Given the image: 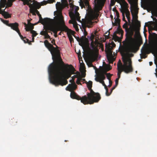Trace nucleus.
Segmentation results:
<instances>
[{
  "label": "nucleus",
  "mask_w": 157,
  "mask_h": 157,
  "mask_svg": "<svg viewBox=\"0 0 157 157\" xmlns=\"http://www.w3.org/2000/svg\"><path fill=\"white\" fill-rule=\"evenodd\" d=\"M77 73L79 74V76H78V75H75L73 76V77H74L75 78H78L80 77V73L79 72L77 71Z\"/></svg>",
  "instance_id": "obj_49"
},
{
  "label": "nucleus",
  "mask_w": 157,
  "mask_h": 157,
  "mask_svg": "<svg viewBox=\"0 0 157 157\" xmlns=\"http://www.w3.org/2000/svg\"><path fill=\"white\" fill-rule=\"evenodd\" d=\"M5 19H7L11 17V14L9 13L8 12H4V13L2 15Z\"/></svg>",
  "instance_id": "obj_26"
},
{
  "label": "nucleus",
  "mask_w": 157,
  "mask_h": 157,
  "mask_svg": "<svg viewBox=\"0 0 157 157\" xmlns=\"http://www.w3.org/2000/svg\"><path fill=\"white\" fill-rule=\"evenodd\" d=\"M121 12L122 13V20L123 21L125 22V23L123 25V28L127 26L128 22H127V21L125 20V18L124 15V13H125V12H124V8H123L122 10H121Z\"/></svg>",
  "instance_id": "obj_20"
},
{
  "label": "nucleus",
  "mask_w": 157,
  "mask_h": 157,
  "mask_svg": "<svg viewBox=\"0 0 157 157\" xmlns=\"http://www.w3.org/2000/svg\"><path fill=\"white\" fill-rule=\"evenodd\" d=\"M51 43H52L54 45H56V44L55 42V40L54 39H53L52 40Z\"/></svg>",
  "instance_id": "obj_58"
},
{
  "label": "nucleus",
  "mask_w": 157,
  "mask_h": 157,
  "mask_svg": "<svg viewBox=\"0 0 157 157\" xmlns=\"http://www.w3.org/2000/svg\"><path fill=\"white\" fill-rule=\"evenodd\" d=\"M156 35V34L155 33H153L151 35L150 34L149 36V40H150L151 39H152L154 35Z\"/></svg>",
  "instance_id": "obj_42"
},
{
  "label": "nucleus",
  "mask_w": 157,
  "mask_h": 157,
  "mask_svg": "<svg viewBox=\"0 0 157 157\" xmlns=\"http://www.w3.org/2000/svg\"><path fill=\"white\" fill-rule=\"evenodd\" d=\"M1 2V3H0V14L2 15L4 13V12H7L5 11V9L4 10L2 9V8H4L5 7L6 4H5V2Z\"/></svg>",
  "instance_id": "obj_19"
},
{
  "label": "nucleus",
  "mask_w": 157,
  "mask_h": 157,
  "mask_svg": "<svg viewBox=\"0 0 157 157\" xmlns=\"http://www.w3.org/2000/svg\"><path fill=\"white\" fill-rule=\"evenodd\" d=\"M113 10L114 11H115L116 15L117 17V18H119V14L118 11L116 10V9H113Z\"/></svg>",
  "instance_id": "obj_40"
},
{
  "label": "nucleus",
  "mask_w": 157,
  "mask_h": 157,
  "mask_svg": "<svg viewBox=\"0 0 157 157\" xmlns=\"http://www.w3.org/2000/svg\"><path fill=\"white\" fill-rule=\"evenodd\" d=\"M94 35L93 33L91 34V36L90 37V40L91 41V45L93 48H94L95 46L94 44Z\"/></svg>",
  "instance_id": "obj_22"
},
{
  "label": "nucleus",
  "mask_w": 157,
  "mask_h": 157,
  "mask_svg": "<svg viewBox=\"0 0 157 157\" xmlns=\"http://www.w3.org/2000/svg\"><path fill=\"white\" fill-rule=\"evenodd\" d=\"M115 22L113 23L112 21L113 25H117L120 26V20L119 18H117L116 17H114Z\"/></svg>",
  "instance_id": "obj_23"
},
{
  "label": "nucleus",
  "mask_w": 157,
  "mask_h": 157,
  "mask_svg": "<svg viewBox=\"0 0 157 157\" xmlns=\"http://www.w3.org/2000/svg\"><path fill=\"white\" fill-rule=\"evenodd\" d=\"M34 11L33 10L31 11L30 12L31 13H33V15H36L35 12H36L37 14L39 16V20L38 22V23H40L42 24H44L47 23L49 22V21L50 20V19L46 18L43 19L41 16V15L40 14L39 12L37 10H35L34 9Z\"/></svg>",
  "instance_id": "obj_10"
},
{
  "label": "nucleus",
  "mask_w": 157,
  "mask_h": 157,
  "mask_svg": "<svg viewBox=\"0 0 157 157\" xmlns=\"http://www.w3.org/2000/svg\"><path fill=\"white\" fill-rule=\"evenodd\" d=\"M73 26H74V27L75 29V30L76 31H78L79 30V29L78 28V26H77V25H76L74 24Z\"/></svg>",
  "instance_id": "obj_52"
},
{
  "label": "nucleus",
  "mask_w": 157,
  "mask_h": 157,
  "mask_svg": "<svg viewBox=\"0 0 157 157\" xmlns=\"http://www.w3.org/2000/svg\"><path fill=\"white\" fill-rule=\"evenodd\" d=\"M80 6L82 7V8L83 7H85V5L83 3H81L80 4Z\"/></svg>",
  "instance_id": "obj_59"
},
{
  "label": "nucleus",
  "mask_w": 157,
  "mask_h": 157,
  "mask_svg": "<svg viewBox=\"0 0 157 157\" xmlns=\"http://www.w3.org/2000/svg\"><path fill=\"white\" fill-rule=\"evenodd\" d=\"M24 24L25 25V28H26L28 27V25H27L25 23H24Z\"/></svg>",
  "instance_id": "obj_63"
},
{
  "label": "nucleus",
  "mask_w": 157,
  "mask_h": 157,
  "mask_svg": "<svg viewBox=\"0 0 157 157\" xmlns=\"http://www.w3.org/2000/svg\"><path fill=\"white\" fill-rule=\"evenodd\" d=\"M15 0H11V1H14ZM8 1V0H1L0 1V3H1V2H5V4H6L7 2Z\"/></svg>",
  "instance_id": "obj_54"
},
{
  "label": "nucleus",
  "mask_w": 157,
  "mask_h": 157,
  "mask_svg": "<svg viewBox=\"0 0 157 157\" xmlns=\"http://www.w3.org/2000/svg\"><path fill=\"white\" fill-rule=\"evenodd\" d=\"M46 24V25L44 26V29L45 30L41 31L40 33V35L44 36L47 33L50 32L49 31L53 32L55 34L57 33L56 27L54 24L50 23L49 22Z\"/></svg>",
  "instance_id": "obj_7"
},
{
  "label": "nucleus",
  "mask_w": 157,
  "mask_h": 157,
  "mask_svg": "<svg viewBox=\"0 0 157 157\" xmlns=\"http://www.w3.org/2000/svg\"><path fill=\"white\" fill-rule=\"evenodd\" d=\"M80 81L81 80H80V78L79 77L77 78V80L76 81V83L78 85H82L81 83L80 82Z\"/></svg>",
  "instance_id": "obj_45"
},
{
  "label": "nucleus",
  "mask_w": 157,
  "mask_h": 157,
  "mask_svg": "<svg viewBox=\"0 0 157 157\" xmlns=\"http://www.w3.org/2000/svg\"><path fill=\"white\" fill-rule=\"evenodd\" d=\"M34 3H33V6H34L37 9H40V5L37 2H36V1H34ZM33 7V9L35 10H35L34 9V7Z\"/></svg>",
  "instance_id": "obj_31"
},
{
  "label": "nucleus",
  "mask_w": 157,
  "mask_h": 157,
  "mask_svg": "<svg viewBox=\"0 0 157 157\" xmlns=\"http://www.w3.org/2000/svg\"><path fill=\"white\" fill-rule=\"evenodd\" d=\"M98 51H96L92 52L90 56V58L95 60L96 59L98 58Z\"/></svg>",
  "instance_id": "obj_21"
},
{
  "label": "nucleus",
  "mask_w": 157,
  "mask_h": 157,
  "mask_svg": "<svg viewBox=\"0 0 157 157\" xmlns=\"http://www.w3.org/2000/svg\"><path fill=\"white\" fill-rule=\"evenodd\" d=\"M70 86H69V84L68 85V86L66 87V90H68L71 92V89H70L69 88Z\"/></svg>",
  "instance_id": "obj_55"
},
{
  "label": "nucleus",
  "mask_w": 157,
  "mask_h": 157,
  "mask_svg": "<svg viewBox=\"0 0 157 157\" xmlns=\"http://www.w3.org/2000/svg\"><path fill=\"white\" fill-rule=\"evenodd\" d=\"M108 32H109V33H108V35H105V39H109L110 38V36H109L110 32L109 31H108Z\"/></svg>",
  "instance_id": "obj_47"
},
{
  "label": "nucleus",
  "mask_w": 157,
  "mask_h": 157,
  "mask_svg": "<svg viewBox=\"0 0 157 157\" xmlns=\"http://www.w3.org/2000/svg\"><path fill=\"white\" fill-rule=\"evenodd\" d=\"M79 78H80V80H81V81L85 82H87L86 81L85 79L84 78H81V77H79Z\"/></svg>",
  "instance_id": "obj_56"
},
{
  "label": "nucleus",
  "mask_w": 157,
  "mask_h": 157,
  "mask_svg": "<svg viewBox=\"0 0 157 157\" xmlns=\"http://www.w3.org/2000/svg\"><path fill=\"white\" fill-rule=\"evenodd\" d=\"M73 83L69 84V88L71 90L70 97L72 99H76L78 100L81 99V97L75 93L74 90H75L77 87L75 82L73 80Z\"/></svg>",
  "instance_id": "obj_9"
},
{
  "label": "nucleus",
  "mask_w": 157,
  "mask_h": 157,
  "mask_svg": "<svg viewBox=\"0 0 157 157\" xmlns=\"http://www.w3.org/2000/svg\"><path fill=\"white\" fill-rule=\"evenodd\" d=\"M56 7L57 9H60L62 8V5L60 2H57L56 4Z\"/></svg>",
  "instance_id": "obj_35"
},
{
  "label": "nucleus",
  "mask_w": 157,
  "mask_h": 157,
  "mask_svg": "<svg viewBox=\"0 0 157 157\" xmlns=\"http://www.w3.org/2000/svg\"><path fill=\"white\" fill-rule=\"evenodd\" d=\"M44 39H49L51 40V38L50 36L48 34V33H47L44 36Z\"/></svg>",
  "instance_id": "obj_43"
},
{
  "label": "nucleus",
  "mask_w": 157,
  "mask_h": 157,
  "mask_svg": "<svg viewBox=\"0 0 157 157\" xmlns=\"http://www.w3.org/2000/svg\"><path fill=\"white\" fill-rule=\"evenodd\" d=\"M83 30H84V40H88V39L87 38H86V36L87 34V32L86 31V30L85 27H83Z\"/></svg>",
  "instance_id": "obj_34"
},
{
  "label": "nucleus",
  "mask_w": 157,
  "mask_h": 157,
  "mask_svg": "<svg viewBox=\"0 0 157 157\" xmlns=\"http://www.w3.org/2000/svg\"><path fill=\"white\" fill-rule=\"evenodd\" d=\"M117 86H116L115 85V86L112 88V91H113V90H114Z\"/></svg>",
  "instance_id": "obj_62"
},
{
  "label": "nucleus",
  "mask_w": 157,
  "mask_h": 157,
  "mask_svg": "<svg viewBox=\"0 0 157 157\" xmlns=\"http://www.w3.org/2000/svg\"><path fill=\"white\" fill-rule=\"evenodd\" d=\"M86 76V74L83 72L82 73V77L84 78Z\"/></svg>",
  "instance_id": "obj_60"
},
{
  "label": "nucleus",
  "mask_w": 157,
  "mask_h": 157,
  "mask_svg": "<svg viewBox=\"0 0 157 157\" xmlns=\"http://www.w3.org/2000/svg\"><path fill=\"white\" fill-rule=\"evenodd\" d=\"M84 3L85 6H88V7L89 6V3L87 1H85Z\"/></svg>",
  "instance_id": "obj_51"
},
{
  "label": "nucleus",
  "mask_w": 157,
  "mask_h": 157,
  "mask_svg": "<svg viewBox=\"0 0 157 157\" xmlns=\"http://www.w3.org/2000/svg\"><path fill=\"white\" fill-rule=\"evenodd\" d=\"M0 19H1V21L2 22H3L4 24H5L8 26L10 24V23H9V21L4 20L2 19V18H1L0 17Z\"/></svg>",
  "instance_id": "obj_36"
},
{
  "label": "nucleus",
  "mask_w": 157,
  "mask_h": 157,
  "mask_svg": "<svg viewBox=\"0 0 157 157\" xmlns=\"http://www.w3.org/2000/svg\"><path fill=\"white\" fill-rule=\"evenodd\" d=\"M140 25L139 24L136 28V33L138 35L140 34Z\"/></svg>",
  "instance_id": "obj_37"
},
{
  "label": "nucleus",
  "mask_w": 157,
  "mask_h": 157,
  "mask_svg": "<svg viewBox=\"0 0 157 157\" xmlns=\"http://www.w3.org/2000/svg\"><path fill=\"white\" fill-rule=\"evenodd\" d=\"M65 31L67 32V35L70 43H71L72 42H74V39L71 35H74L75 32L69 29H68L65 30Z\"/></svg>",
  "instance_id": "obj_12"
},
{
  "label": "nucleus",
  "mask_w": 157,
  "mask_h": 157,
  "mask_svg": "<svg viewBox=\"0 0 157 157\" xmlns=\"http://www.w3.org/2000/svg\"><path fill=\"white\" fill-rule=\"evenodd\" d=\"M105 75H106V76L107 77V78L109 80H111L110 78L112 76V75H111L109 73H106Z\"/></svg>",
  "instance_id": "obj_41"
},
{
  "label": "nucleus",
  "mask_w": 157,
  "mask_h": 157,
  "mask_svg": "<svg viewBox=\"0 0 157 157\" xmlns=\"http://www.w3.org/2000/svg\"><path fill=\"white\" fill-rule=\"evenodd\" d=\"M120 78L118 77V78L116 79L115 80L116 86H117L118 85V81Z\"/></svg>",
  "instance_id": "obj_48"
},
{
  "label": "nucleus",
  "mask_w": 157,
  "mask_h": 157,
  "mask_svg": "<svg viewBox=\"0 0 157 157\" xmlns=\"http://www.w3.org/2000/svg\"><path fill=\"white\" fill-rule=\"evenodd\" d=\"M123 61L124 63V65H122V63H121L120 65H119L118 63L117 65V76L119 78H120L121 74L123 71L126 74L130 73L133 71L131 59L129 58L127 59V61L124 60Z\"/></svg>",
  "instance_id": "obj_5"
},
{
  "label": "nucleus",
  "mask_w": 157,
  "mask_h": 157,
  "mask_svg": "<svg viewBox=\"0 0 157 157\" xmlns=\"http://www.w3.org/2000/svg\"><path fill=\"white\" fill-rule=\"evenodd\" d=\"M72 9V11L69 13L71 18L74 20H77L78 21L81 22L80 17L79 16V13L77 11L79 9V7L73 5Z\"/></svg>",
  "instance_id": "obj_8"
},
{
  "label": "nucleus",
  "mask_w": 157,
  "mask_h": 157,
  "mask_svg": "<svg viewBox=\"0 0 157 157\" xmlns=\"http://www.w3.org/2000/svg\"><path fill=\"white\" fill-rule=\"evenodd\" d=\"M77 53L78 55V56L79 59L80 57L81 58H82L81 56V52L79 50L78 52Z\"/></svg>",
  "instance_id": "obj_50"
},
{
  "label": "nucleus",
  "mask_w": 157,
  "mask_h": 157,
  "mask_svg": "<svg viewBox=\"0 0 157 157\" xmlns=\"http://www.w3.org/2000/svg\"><path fill=\"white\" fill-rule=\"evenodd\" d=\"M8 26L10 27L12 29L16 31L19 29L18 28L19 24L17 22L10 23V24L8 25Z\"/></svg>",
  "instance_id": "obj_17"
},
{
  "label": "nucleus",
  "mask_w": 157,
  "mask_h": 157,
  "mask_svg": "<svg viewBox=\"0 0 157 157\" xmlns=\"http://www.w3.org/2000/svg\"><path fill=\"white\" fill-rule=\"evenodd\" d=\"M109 85L108 86L109 87H110L112 85V82L111 80H109Z\"/></svg>",
  "instance_id": "obj_53"
},
{
  "label": "nucleus",
  "mask_w": 157,
  "mask_h": 157,
  "mask_svg": "<svg viewBox=\"0 0 157 157\" xmlns=\"http://www.w3.org/2000/svg\"><path fill=\"white\" fill-rule=\"evenodd\" d=\"M126 33V38L123 43L125 47L130 52L136 53L138 49L136 46L132 44L133 38L132 37L134 33V28L132 25H130L129 28L128 26L123 28Z\"/></svg>",
  "instance_id": "obj_2"
},
{
  "label": "nucleus",
  "mask_w": 157,
  "mask_h": 157,
  "mask_svg": "<svg viewBox=\"0 0 157 157\" xmlns=\"http://www.w3.org/2000/svg\"><path fill=\"white\" fill-rule=\"evenodd\" d=\"M14 1H11V0H8V1L7 2L6 5L5 6V9H6L9 7H11L13 5V2Z\"/></svg>",
  "instance_id": "obj_25"
},
{
  "label": "nucleus",
  "mask_w": 157,
  "mask_h": 157,
  "mask_svg": "<svg viewBox=\"0 0 157 157\" xmlns=\"http://www.w3.org/2000/svg\"><path fill=\"white\" fill-rule=\"evenodd\" d=\"M87 86L88 89H91L92 86V82L91 81H89L88 82H85Z\"/></svg>",
  "instance_id": "obj_30"
},
{
  "label": "nucleus",
  "mask_w": 157,
  "mask_h": 157,
  "mask_svg": "<svg viewBox=\"0 0 157 157\" xmlns=\"http://www.w3.org/2000/svg\"><path fill=\"white\" fill-rule=\"evenodd\" d=\"M105 89L106 90V92H105L106 95L107 96H109L110 95V94L109 93L108 89V88H105Z\"/></svg>",
  "instance_id": "obj_46"
},
{
  "label": "nucleus",
  "mask_w": 157,
  "mask_h": 157,
  "mask_svg": "<svg viewBox=\"0 0 157 157\" xmlns=\"http://www.w3.org/2000/svg\"><path fill=\"white\" fill-rule=\"evenodd\" d=\"M95 80L97 82H99L100 83H101L102 85L104 86L105 89L107 88L106 85L105 83L104 82L103 80L100 81L99 79H97V78H95Z\"/></svg>",
  "instance_id": "obj_33"
},
{
  "label": "nucleus",
  "mask_w": 157,
  "mask_h": 157,
  "mask_svg": "<svg viewBox=\"0 0 157 157\" xmlns=\"http://www.w3.org/2000/svg\"><path fill=\"white\" fill-rule=\"evenodd\" d=\"M21 39L25 43H27L29 45L31 44V41H29L28 39L26 38L25 37H23V38Z\"/></svg>",
  "instance_id": "obj_32"
},
{
  "label": "nucleus",
  "mask_w": 157,
  "mask_h": 157,
  "mask_svg": "<svg viewBox=\"0 0 157 157\" xmlns=\"http://www.w3.org/2000/svg\"><path fill=\"white\" fill-rule=\"evenodd\" d=\"M153 20L155 21V22H156V21H157V19H156V18L155 17L153 18Z\"/></svg>",
  "instance_id": "obj_64"
},
{
  "label": "nucleus",
  "mask_w": 157,
  "mask_h": 157,
  "mask_svg": "<svg viewBox=\"0 0 157 157\" xmlns=\"http://www.w3.org/2000/svg\"><path fill=\"white\" fill-rule=\"evenodd\" d=\"M88 90L90 91V93L87 94V96L84 95L81 97V102L84 105L92 104L94 102H98L101 98L99 94L95 93L91 88Z\"/></svg>",
  "instance_id": "obj_4"
},
{
  "label": "nucleus",
  "mask_w": 157,
  "mask_h": 157,
  "mask_svg": "<svg viewBox=\"0 0 157 157\" xmlns=\"http://www.w3.org/2000/svg\"><path fill=\"white\" fill-rule=\"evenodd\" d=\"M112 67L109 65H106L105 67V69L103 70L105 73H106L107 71H109L112 69Z\"/></svg>",
  "instance_id": "obj_27"
},
{
  "label": "nucleus",
  "mask_w": 157,
  "mask_h": 157,
  "mask_svg": "<svg viewBox=\"0 0 157 157\" xmlns=\"http://www.w3.org/2000/svg\"><path fill=\"white\" fill-rule=\"evenodd\" d=\"M124 31L122 29L120 26H118L117 28V30L114 32L113 36L112 39L115 41H118L120 38L117 35V34H121V36L122 37L123 35Z\"/></svg>",
  "instance_id": "obj_11"
},
{
  "label": "nucleus",
  "mask_w": 157,
  "mask_h": 157,
  "mask_svg": "<svg viewBox=\"0 0 157 157\" xmlns=\"http://www.w3.org/2000/svg\"><path fill=\"white\" fill-rule=\"evenodd\" d=\"M74 36L76 39V40L78 41L79 42V45L81 46L83 48V45L84 44L85 40L84 38V37L82 36V37L80 39L79 37L78 36H76L75 35Z\"/></svg>",
  "instance_id": "obj_18"
},
{
  "label": "nucleus",
  "mask_w": 157,
  "mask_h": 157,
  "mask_svg": "<svg viewBox=\"0 0 157 157\" xmlns=\"http://www.w3.org/2000/svg\"><path fill=\"white\" fill-rule=\"evenodd\" d=\"M132 5H131V13H132V18L133 20H134L135 21H138V16H137V14L138 13V11L135 9L134 8L133 9V11L132 10Z\"/></svg>",
  "instance_id": "obj_13"
},
{
  "label": "nucleus",
  "mask_w": 157,
  "mask_h": 157,
  "mask_svg": "<svg viewBox=\"0 0 157 157\" xmlns=\"http://www.w3.org/2000/svg\"><path fill=\"white\" fill-rule=\"evenodd\" d=\"M54 0H48L47 1H44L42 2V5H46L47 3H52L55 2Z\"/></svg>",
  "instance_id": "obj_29"
},
{
  "label": "nucleus",
  "mask_w": 157,
  "mask_h": 157,
  "mask_svg": "<svg viewBox=\"0 0 157 157\" xmlns=\"http://www.w3.org/2000/svg\"><path fill=\"white\" fill-rule=\"evenodd\" d=\"M75 71L72 65H65L63 62L56 64L52 63L48 68L50 82L56 86L66 85L68 83L67 79L71 74H75Z\"/></svg>",
  "instance_id": "obj_1"
},
{
  "label": "nucleus",
  "mask_w": 157,
  "mask_h": 157,
  "mask_svg": "<svg viewBox=\"0 0 157 157\" xmlns=\"http://www.w3.org/2000/svg\"><path fill=\"white\" fill-rule=\"evenodd\" d=\"M16 32L18 33V35H19V36H20L21 39L23 38V36L21 34L19 29Z\"/></svg>",
  "instance_id": "obj_44"
},
{
  "label": "nucleus",
  "mask_w": 157,
  "mask_h": 157,
  "mask_svg": "<svg viewBox=\"0 0 157 157\" xmlns=\"http://www.w3.org/2000/svg\"><path fill=\"white\" fill-rule=\"evenodd\" d=\"M45 46L50 52L52 56V59L55 63L53 64H56L60 63H63V61L61 58L60 53V48L56 45V47H54L52 44L49 43L47 40L44 42Z\"/></svg>",
  "instance_id": "obj_3"
},
{
  "label": "nucleus",
  "mask_w": 157,
  "mask_h": 157,
  "mask_svg": "<svg viewBox=\"0 0 157 157\" xmlns=\"http://www.w3.org/2000/svg\"><path fill=\"white\" fill-rule=\"evenodd\" d=\"M106 73L103 70L100 71L98 73L97 78V79H99L100 81L103 80L105 79V75Z\"/></svg>",
  "instance_id": "obj_16"
},
{
  "label": "nucleus",
  "mask_w": 157,
  "mask_h": 157,
  "mask_svg": "<svg viewBox=\"0 0 157 157\" xmlns=\"http://www.w3.org/2000/svg\"><path fill=\"white\" fill-rule=\"evenodd\" d=\"M124 12H125V13L126 14V16L127 19L128 23L127 26H128V25H132L131 24V21L130 17V12L128 9L127 7H125L124 8Z\"/></svg>",
  "instance_id": "obj_14"
},
{
  "label": "nucleus",
  "mask_w": 157,
  "mask_h": 157,
  "mask_svg": "<svg viewBox=\"0 0 157 157\" xmlns=\"http://www.w3.org/2000/svg\"><path fill=\"white\" fill-rule=\"evenodd\" d=\"M30 33L32 34V37H35L37 34V33L36 32L33 30H31L30 31Z\"/></svg>",
  "instance_id": "obj_38"
},
{
  "label": "nucleus",
  "mask_w": 157,
  "mask_h": 157,
  "mask_svg": "<svg viewBox=\"0 0 157 157\" xmlns=\"http://www.w3.org/2000/svg\"><path fill=\"white\" fill-rule=\"evenodd\" d=\"M34 25L33 24L28 25V27L26 28H25V29L26 31H29L31 30H33L34 29Z\"/></svg>",
  "instance_id": "obj_24"
},
{
  "label": "nucleus",
  "mask_w": 157,
  "mask_h": 157,
  "mask_svg": "<svg viewBox=\"0 0 157 157\" xmlns=\"http://www.w3.org/2000/svg\"><path fill=\"white\" fill-rule=\"evenodd\" d=\"M116 1L118 3H120L121 2H124L125 5H126V7H127V6L128 5V4L127 3H126L125 1V0H116Z\"/></svg>",
  "instance_id": "obj_39"
},
{
  "label": "nucleus",
  "mask_w": 157,
  "mask_h": 157,
  "mask_svg": "<svg viewBox=\"0 0 157 157\" xmlns=\"http://www.w3.org/2000/svg\"><path fill=\"white\" fill-rule=\"evenodd\" d=\"M111 3L112 6H113L114 5L115 2L114 1L111 0Z\"/></svg>",
  "instance_id": "obj_61"
},
{
  "label": "nucleus",
  "mask_w": 157,
  "mask_h": 157,
  "mask_svg": "<svg viewBox=\"0 0 157 157\" xmlns=\"http://www.w3.org/2000/svg\"><path fill=\"white\" fill-rule=\"evenodd\" d=\"M57 19L59 24V26L56 25L53 20L50 19L51 21H49L50 23L53 24L55 25L56 27L57 32L58 31H64L68 29V28L65 24L63 17L61 13H60L58 15Z\"/></svg>",
  "instance_id": "obj_6"
},
{
  "label": "nucleus",
  "mask_w": 157,
  "mask_h": 157,
  "mask_svg": "<svg viewBox=\"0 0 157 157\" xmlns=\"http://www.w3.org/2000/svg\"><path fill=\"white\" fill-rule=\"evenodd\" d=\"M142 53L140 54V56L141 59L143 58H145L147 57V55H146V51L144 50V52L142 51L141 50Z\"/></svg>",
  "instance_id": "obj_28"
},
{
  "label": "nucleus",
  "mask_w": 157,
  "mask_h": 157,
  "mask_svg": "<svg viewBox=\"0 0 157 157\" xmlns=\"http://www.w3.org/2000/svg\"><path fill=\"white\" fill-rule=\"evenodd\" d=\"M72 20H73V21H72L71 20H70L69 21V23H71V24H74V22H76L75 21L76 20H73L72 19Z\"/></svg>",
  "instance_id": "obj_57"
},
{
  "label": "nucleus",
  "mask_w": 157,
  "mask_h": 157,
  "mask_svg": "<svg viewBox=\"0 0 157 157\" xmlns=\"http://www.w3.org/2000/svg\"><path fill=\"white\" fill-rule=\"evenodd\" d=\"M109 54L107 55V58L109 63H113L115 60V58H114L112 55V52L109 49Z\"/></svg>",
  "instance_id": "obj_15"
}]
</instances>
